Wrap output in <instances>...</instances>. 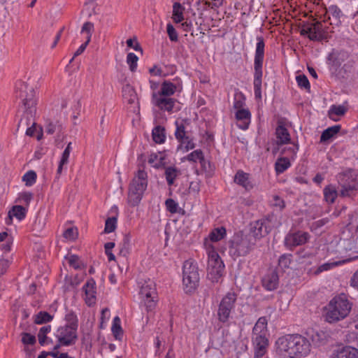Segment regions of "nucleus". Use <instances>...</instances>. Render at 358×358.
I'll use <instances>...</instances> for the list:
<instances>
[{
    "mask_svg": "<svg viewBox=\"0 0 358 358\" xmlns=\"http://www.w3.org/2000/svg\"><path fill=\"white\" fill-rule=\"evenodd\" d=\"M276 353L284 358H303L311 350L310 341L298 334H287L278 338L275 343Z\"/></svg>",
    "mask_w": 358,
    "mask_h": 358,
    "instance_id": "1",
    "label": "nucleus"
},
{
    "mask_svg": "<svg viewBox=\"0 0 358 358\" xmlns=\"http://www.w3.org/2000/svg\"><path fill=\"white\" fill-rule=\"evenodd\" d=\"M352 307V303L345 294L341 293L334 296L325 307L326 321L333 323L345 319L350 314Z\"/></svg>",
    "mask_w": 358,
    "mask_h": 358,
    "instance_id": "2",
    "label": "nucleus"
},
{
    "mask_svg": "<svg viewBox=\"0 0 358 358\" xmlns=\"http://www.w3.org/2000/svg\"><path fill=\"white\" fill-rule=\"evenodd\" d=\"M339 257L338 260L329 259L321 264L317 269L316 273L331 270L337 266L354 260L358 257V248L352 240H343L339 243Z\"/></svg>",
    "mask_w": 358,
    "mask_h": 358,
    "instance_id": "3",
    "label": "nucleus"
},
{
    "mask_svg": "<svg viewBox=\"0 0 358 358\" xmlns=\"http://www.w3.org/2000/svg\"><path fill=\"white\" fill-rule=\"evenodd\" d=\"M267 320L264 317L259 318L252 330V341L255 358H262L267 352L269 345Z\"/></svg>",
    "mask_w": 358,
    "mask_h": 358,
    "instance_id": "4",
    "label": "nucleus"
},
{
    "mask_svg": "<svg viewBox=\"0 0 358 358\" xmlns=\"http://www.w3.org/2000/svg\"><path fill=\"white\" fill-rule=\"evenodd\" d=\"M148 174L138 170L131 180L128 189L127 203L134 207L139 205L148 187Z\"/></svg>",
    "mask_w": 358,
    "mask_h": 358,
    "instance_id": "5",
    "label": "nucleus"
},
{
    "mask_svg": "<svg viewBox=\"0 0 358 358\" xmlns=\"http://www.w3.org/2000/svg\"><path fill=\"white\" fill-rule=\"evenodd\" d=\"M257 44L254 59V94L257 100L261 101L262 77H263V62L264 58V41L262 36L257 37Z\"/></svg>",
    "mask_w": 358,
    "mask_h": 358,
    "instance_id": "6",
    "label": "nucleus"
},
{
    "mask_svg": "<svg viewBox=\"0 0 358 358\" xmlns=\"http://www.w3.org/2000/svg\"><path fill=\"white\" fill-rule=\"evenodd\" d=\"M199 273L196 262L190 258L185 260L182 266V285L184 292L192 294L199 286Z\"/></svg>",
    "mask_w": 358,
    "mask_h": 358,
    "instance_id": "7",
    "label": "nucleus"
},
{
    "mask_svg": "<svg viewBox=\"0 0 358 358\" xmlns=\"http://www.w3.org/2000/svg\"><path fill=\"white\" fill-rule=\"evenodd\" d=\"M207 255V275L213 282H217L223 275L224 264L217 252V249L207 245L204 248Z\"/></svg>",
    "mask_w": 358,
    "mask_h": 358,
    "instance_id": "8",
    "label": "nucleus"
},
{
    "mask_svg": "<svg viewBox=\"0 0 358 358\" xmlns=\"http://www.w3.org/2000/svg\"><path fill=\"white\" fill-rule=\"evenodd\" d=\"M16 96L20 99L24 109L32 113L36 110V98L34 88L26 81H17L15 85Z\"/></svg>",
    "mask_w": 358,
    "mask_h": 358,
    "instance_id": "9",
    "label": "nucleus"
},
{
    "mask_svg": "<svg viewBox=\"0 0 358 358\" xmlns=\"http://www.w3.org/2000/svg\"><path fill=\"white\" fill-rule=\"evenodd\" d=\"M67 319L71 321L70 324L60 327L55 332L60 345H69L74 343L77 338L78 321L76 316L73 314L67 315Z\"/></svg>",
    "mask_w": 358,
    "mask_h": 358,
    "instance_id": "10",
    "label": "nucleus"
},
{
    "mask_svg": "<svg viewBox=\"0 0 358 358\" xmlns=\"http://www.w3.org/2000/svg\"><path fill=\"white\" fill-rule=\"evenodd\" d=\"M238 296L234 291L227 292L221 299L217 309V319L223 324L228 323L234 310Z\"/></svg>",
    "mask_w": 358,
    "mask_h": 358,
    "instance_id": "11",
    "label": "nucleus"
},
{
    "mask_svg": "<svg viewBox=\"0 0 358 358\" xmlns=\"http://www.w3.org/2000/svg\"><path fill=\"white\" fill-rule=\"evenodd\" d=\"M254 244V241L249 236H244L242 233H237L231 241L229 253L234 257L245 256Z\"/></svg>",
    "mask_w": 358,
    "mask_h": 358,
    "instance_id": "12",
    "label": "nucleus"
},
{
    "mask_svg": "<svg viewBox=\"0 0 358 358\" xmlns=\"http://www.w3.org/2000/svg\"><path fill=\"white\" fill-rule=\"evenodd\" d=\"M338 182L343 196H350L352 191L358 189V175L353 170L348 169L339 173Z\"/></svg>",
    "mask_w": 358,
    "mask_h": 358,
    "instance_id": "13",
    "label": "nucleus"
},
{
    "mask_svg": "<svg viewBox=\"0 0 358 358\" xmlns=\"http://www.w3.org/2000/svg\"><path fill=\"white\" fill-rule=\"evenodd\" d=\"M139 297L141 305L144 306L148 311L153 310L156 306V289L155 283L149 280L145 281L140 287Z\"/></svg>",
    "mask_w": 358,
    "mask_h": 358,
    "instance_id": "14",
    "label": "nucleus"
},
{
    "mask_svg": "<svg viewBox=\"0 0 358 358\" xmlns=\"http://www.w3.org/2000/svg\"><path fill=\"white\" fill-rule=\"evenodd\" d=\"M299 150V145L297 144H292L288 147H285L281 154H286L287 157H282L277 159L275 164V169L277 173H282L289 169L291 166V160H294L296 153Z\"/></svg>",
    "mask_w": 358,
    "mask_h": 358,
    "instance_id": "15",
    "label": "nucleus"
},
{
    "mask_svg": "<svg viewBox=\"0 0 358 358\" xmlns=\"http://www.w3.org/2000/svg\"><path fill=\"white\" fill-rule=\"evenodd\" d=\"M268 223V220H257L251 223L248 236L252 239L254 243L257 239L265 236L269 232L271 229Z\"/></svg>",
    "mask_w": 358,
    "mask_h": 358,
    "instance_id": "16",
    "label": "nucleus"
},
{
    "mask_svg": "<svg viewBox=\"0 0 358 358\" xmlns=\"http://www.w3.org/2000/svg\"><path fill=\"white\" fill-rule=\"evenodd\" d=\"M309 235L306 232L298 231L288 234L285 238V245L288 249H292L307 242Z\"/></svg>",
    "mask_w": 358,
    "mask_h": 358,
    "instance_id": "17",
    "label": "nucleus"
},
{
    "mask_svg": "<svg viewBox=\"0 0 358 358\" xmlns=\"http://www.w3.org/2000/svg\"><path fill=\"white\" fill-rule=\"evenodd\" d=\"M226 236V229L224 227H218L213 229L208 236L204 239L203 248H206L207 245L213 246L217 249V242L223 239Z\"/></svg>",
    "mask_w": 358,
    "mask_h": 358,
    "instance_id": "18",
    "label": "nucleus"
},
{
    "mask_svg": "<svg viewBox=\"0 0 358 358\" xmlns=\"http://www.w3.org/2000/svg\"><path fill=\"white\" fill-rule=\"evenodd\" d=\"M152 103L160 109L171 111L175 104V100L167 96H162L159 93H152Z\"/></svg>",
    "mask_w": 358,
    "mask_h": 358,
    "instance_id": "19",
    "label": "nucleus"
},
{
    "mask_svg": "<svg viewBox=\"0 0 358 358\" xmlns=\"http://www.w3.org/2000/svg\"><path fill=\"white\" fill-rule=\"evenodd\" d=\"M85 292L84 300L89 306H93L96 301V282L93 279L87 281L83 287Z\"/></svg>",
    "mask_w": 358,
    "mask_h": 358,
    "instance_id": "20",
    "label": "nucleus"
},
{
    "mask_svg": "<svg viewBox=\"0 0 358 358\" xmlns=\"http://www.w3.org/2000/svg\"><path fill=\"white\" fill-rule=\"evenodd\" d=\"M262 284L263 287L268 291L276 289L279 285V278L277 272L274 270L268 271L262 279Z\"/></svg>",
    "mask_w": 358,
    "mask_h": 358,
    "instance_id": "21",
    "label": "nucleus"
},
{
    "mask_svg": "<svg viewBox=\"0 0 358 358\" xmlns=\"http://www.w3.org/2000/svg\"><path fill=\"white\" fill-rule=\"evenodd\" d=\"M343 14L340 8L334 5L330 6L326 11L324 21L334 26H338L341 23Z\"/></svg>",
    "mask_w": 358,
    "mask_h": 358,
    "instance_id": "22",
    "label": "nucleus"
},
{
    "mask_svg": "<svg viewBox=\"0 0 358 358\" xmlns=\"http://www.w3.org/2000/svg\"><path fill=\"white\" fill-rule=\"evenodd\" d=\"M329 358H358V349L352 346H343L334 350Z\"/></svg>",
    "mask_w": 358,
    "mask_h": 358,
    "instance_id": "23",
    "label": "nucleus"
},
{
    "mask_svg": "<svg viewBox=\"0 0 358 358\" xmlns=\"http://www.w3.org/2000/svg\"><path fill=\"white\" fill-rule=\"evenodd\" d=\"M235 118L237 121V126L242 130H247L251 122V113L248 108L235 111Z\"/></svg>",
    "mask_w": 358,
    "mask_h": 358,
    "instance_id": "24",
    "label": "nucleus"
},
{
    "mask_svg": "<svg viewBox=\"0 0 358 358\" xmlns=\"http://www.w3.org/2000/svg\"><path fill=\"white\" fill-rule=\"evenodd\" d=\"M27 211V209L21 205L14 206L8 211V216L5 220L6 224L8 225L11 224L13 217H15L19 221L22 220L26 216Z\"/></svg>",
    "mask_w": 358,
    "mask_h": 358,
    "instance_id": "25",
    "label": "nucleus"
},
{
    "mask_svg": "<svg viewBox=\"0 0 358 358\" xmlns=\"http://www.w3.org/2000/svg\"><path fill=\"white\" fill-rule=\"evenodd\" d=\"M234 180L236 184L243 187L246 190H250L254 187L250 175L242 170H238L236 172Z\"/></svg>",
    "mask_w": 358,
    "mask_h": 358,
    "instance_id": "26",
    "label": "nucleus"
},
{
    "mask_svg": "<svg viewBox=\"0 0 358 358\" xmlns=\"http://www.w3.org/2000/svg\"><path fill=\"white\" fill-rule=\"evenodd\" d=\"M275 135L278 145L287 144L286 147H288L293 144L289 143L290 135L285 127L282 125L278 126L275 130Z\"/></svg>",
    "mask_w": 358,
    "mask_h": 358,
    "instance_id": "27",
    "label": "nucleus"
},
{
    "mask_svg": "<svg viewBox=\"0 0 358 358\" xmlns=\"http://www.w3.org/2000/svg\"><path fill=\"white\" fill-rule=\"evenodd\" d=\"M72 150L71 143H69L60 157L57 170V174L60 176L64 169H66V165L69 162L71 152Z\"/></svg>",
    "mask_w": 358,
    "mask_h": 358,
    "instance_id": "28",
    "label": "nucleus"
},
{
    "mask_svg": "<svg viewBox=\"0 0 358 358\" xmlns=\"http://www.w3.org/2000/svg\"><path fill=\"white\" fill-rule=\"evenodd\" d=\"M348 111V108L344 105H332L330 106L328 115L333 121H338V117L343 116Z\"/></svg>",
    "mask_w": 358,
    "mask_h": 358,
    "instance_id": "29",
    "label": "nucleus"
},
{
    "mask_svg": "<svg viewBox=\"0 0 358 358\" xmlns=\"http://www.w3.org/2000/svg\"><path fill=\"white\" fill-rule=\"evenodd\" d=\"M185 7L180 3L176 2L173 5L172 20L175 23H180L184 20Z\"/></svg>",
    "mask_w": 358,
    "mask_h": 358,
    "instance_id": "30",
    "label": "nucleus"
},
{
    "mask_svg": "<svg viewBox=\"0 0 358 358\" xmlns=\"http://www.w3.org/2000/svg\"><path fill=\"white\" fill-rule=\"evenodd\" d=\"M124 99L129 103H135L137 101V95L135 90L129 85H126L122 88Z\"/></svg>",
    "mask_w": 358,
    "mask_h": 358,
    "instance_id": "31",
    "label": "nucleus"
},
{
    "mask_svg": "<svg viewBox=\"0 0 358 358\" xmlns=\"http://www.w3.org/2000/svg\"><path fill=\"white\" fill-rule=\"evenodd\" d=\"M186 159L190 162L193 163H200L202 166H205L206 161L204 159V155L203 152L201 150H196L189 155H187L183 159Z\"/></svg>",
    "mask_w": 358,
    "mask_h": 358,
    "instance_id": "32",
    "label": "nucleus"
},
{
    "mask_svg": "<svg viewBox=\"0 0 358 358\" xmlns=\"http://www.w3.org/2000/svg\"><path fill=\"white\" fill-rule=\"evenodd\" d=\"M178 87L170 81H164L162 84L160 92L157 93L162 94V96L169 97L176 92Z\"/></svg>",
    "mask_w": 358,
    "mask_h": 358,
    "instance_id": "33",
    "label": "nucleus"
},
{
    "mask_svg": "<svg viewBox=\"0 0 358 358\" xmlns=\"http://www.w3.org/2000/svg\"><path fill=\"white\" fill-rule=\"evenodd\" d=\"M323 193L325 201L329 203H334L338 196L336 188L332 185L325 187Z\"/></svg>",
    "mask_w": 358,
    "mask_h": 358,
    "instance_id": "34",
    "label": "nucleus"
},
{
    "mask_svg": "<svg viewBox=\"0 0 358 358\" xmlns=\"http://www.w3.org/2000/svg\"><path fill=\"white\" fill-rule=\"evenodd\" d=\"M64 263L74 269H80L83 266V263L79 257L72 254H68L65 256Z\"/></svg>",
    "mask_w": 358,
    "mask_h": 358,
    "instance_id": "35",
    "label": "nucleus"
},
{
    "mask_svg": "<svg viewBox=\"0 0 358 358\" xmlns=\"http://www.w3.org/2000/svg\"><path fill=\"white\" fill-rule=\"evenodd\" d=\"M341 130V126L340 125H334L332 127H330L322 133L321 137H320V141L321 142H325L327 141L332 138H334Z\"/></svg>",
    "mask_w": 358,
    "mask_h": 358,
    "instance_id": "36",
    "label": "nucleus"
},
{
    "mask_svg": "<svg viewBox=\"0 0 358 358\" xmlns=\"http://www.w3.org/2000/svg\"><path fill=\"white\" fill-rule=\"evenodd\" d=\"M111 331L116 340H122L123 336V330L121 327L120 318L118 316L113 318Z\"/></svg>",
    "mask_w": 358,
    "mask_h": 358,
    "instance_id": "37",
    "label": "nucleus"
},
{
    "mask_svg": "<svg viewBox=\"0 0 358 358\" xmlns=\"http://www.w3.org/2000/svg\"><path fill=\"white\" fill-rule=\"evenodd\" d=\"M152 139L156 143L162 144L166 140V134L164 128L161 126H157L152 129Z\"/></svg>",
    "mask_w": 358,
    "mask_h": 358,
    "instance_id": "38",
    "label": "nucleus"
},
{
    "mask_svg": "<svg viewBox=\"0 0 358 358\" xmlns=\"http://www.w3.org/2000/svg\"><path fill=\"white\" fill-rule=\"evenodd\" d=\"M180 170L175 166H168L165 169V176L167 183L172 185L176 178L180 175Z\"/></svg>",
    "mask_w": 358,
    "mask_h": 358,
    "instance_id": "39",
    "label": "nucleus"
},
{
    "mask_svg": "<svg viewBox=\"0 0 358 358\" xmlns=\"http://www.w3.org/2000/svg\"><path fill=\"white\" fill-rule=\"evenodd\" d=\"M245 96L242 92H236L234 94L233 108L235 111L245 108Z\"/></svg>",
    "mask_w": 358,
    "mask_h": 358,
    "instance_id": "40",
    "label": "nucleus"
},
{
    "mask_svg": "<svg viewBox=\"0 0 358 358\" xmlns=\"http://www.w3.org/2000/svg\"><path fill=\"white\" fill-rule=\"evenodd\" d=\"M148 162L153 167H160L164 164V154L161 152L151 154L149 157Z\"/></svg>",
    "mask_w": 358,
    "mask_h": 358,
    "instance_id": "41",
    "label": "nucleus"
},
{
    "mask_svg": "<svg viewBox=\"0 0 358 358\" xmlns=\"http://www.w3.org/2000/svg\"><path fill=\"white\" fill-rule=\"evenodd\" d=\"M180 145L178 147V150H181L183 152L192 150L195 147L193 139L189 136L180 140Z\"/></svg>",
    "mask_w": 358,
    "mask_h": 358,
    "instance_id": "42",
    "label": "nucleus"
},
{
    "mask_svg": "<svg viewBox=\"0 0 358 358\" xmlns=\"http://www.w3.org/2000/svg\"><path fill=\"white\" fill-rule=\"evenodd\" d=\"M53 316L45 311H40L34 316V322L38 324H41L50 322Z\"/></svg>",
    "mask_w": 358,
    "mask_h": 358,
    "instance_id": "43",
    "label": "nucleus"
},
{
    "mask_svg": "<svg viewBox=\"0 0 358 358\" xmlns=\"http://www.w3.org/2000/svg\"><path fill=\"white\" fill-rule=\"evenodd\" d=\"M327 337V334L324 331H318L312 336V340L315 345H321L326 343Z\"/></svg>",
    "mask_w": 358,
    "mask_h": 358,
    "instance_id": "44",
    "label": "nucleus"
},
{
    "mask_svg": "<svg viewBox=\"0 0 358 358\" xmlns=\"http://www.w3.org/2000/svg\"><path fill=\"white\" fill-rule=\"evenodd\" d=\"M32 199V193L29 192H22L18 194L16 201L28 206Z\"/></svg>",
    "mask_w": 358,
    "mask_h": 358,
    "instance_id": "45",
    "label": "nucleus"
},
{
    "mask_svg": "<svg viewBox=\"0 0 358 358\" xmlns=\"http://www.w3.org/2000/svg\"><path fill=\"white\" fill-rule=\"evenodd\" d=\"M94 31V24L90 22L84 23L81 29V34L85 35L86 41L90 42L92 32Z\"/></svg>",
    "mask_w": 358,
    "mask_h": 358,
    "instance_id": "46",
    "label": "nucleus"
},
{
    "mask_svg": "<svg viewBox=\"0 0 358 358\" xmlns=\"http://www.w3.org/2000/svg\"><path fill=\"white\" fill-rule=\"evenodd\" d=\"M36 173L34 171H27L22 177V180L28 187L32 186L36 181Z\"/></svg>",
    "mask_w": 358,
    "mask_h": 358,
    "instance_id": "47",
    "label": "nucleus"
},
{
    "mask_svg": "<svg viewBox=\"0 0 358 358\" xmlns=\"http://www.w3.org/2000/svg\"><path fill=\"white\" fill-rule=\"evenodd\" d=\"M297 85L301 89H304L307 91L310 90V85L307 77L303 74H299L296 77Z\"/></svg>",
    "mask_w": 358,
    "mask_h": 358,
    "instance_id": "48",
    "label": "nucleus"
},
{
    "mask_svg": "<svg viewBox=\"0 0 358 358\" xmlns=\"http://www.w3.org/2000/svg\"><path fill=\"white\" fill-rule=\"evenodd\" d=\"M176 129L175 131V136L176 138L178 141L180 140L187 137L186 136L185 127L183 126L182 122H180L179 121H176Z\"/></svg>",
    "mask_w": 358,
    "mask_h": 358,
    "instance_id": "49",
    "label": "nucleus"
},
{
    "mask_svg": "<svg viewBox=\"0 0 358 358\" xmlns=\"http://www.w3.org/2000/svg\"><path fill=\"white\" fill-rule=\"evenodd\" d=\"M117 227V219L114 217H109L106 220L104 232L109 234L115 231Z\"/></svg>",
    "mask_w": 358,
    "mask_h": 358,
    "instance_id": "50",
    "label": "nucleus"
},
{
    "mask_svg": "<svg viewBox=\"0 0 358 358\" xmlns=\"http://www.w3.org/2000/svg\"><path fill=\"white\" fill-rule=\"evenodd\" d=\"M138 60V58L134 53H128L127 56V63L131 71H134L136 69Z\"/></svg>",
    "mask_w": 358,
    "mask_h": 358,
    "instance_id": "51",
    "label": "nucleus"
},
{
    "mask_svg": "<svg viewBox=\"0 0 358 358\" xmlns=\"http://www.w3.org/2000/svg\"><path fill=\"white\" fill-rule=\"evenodd\" d=\"M291 262L292 255H283L280 257L278 264L282 269L285 270L286 268H288L289 267Z\"/></svg>",
    "mask_w": 358,
    "mask_h": 358,
    "instance_id": "52",
    "label": "nucleus"
},
{
    "mask_svg": "<svg viewBox=\"0 0 358 358\" xmlns=\"http://www.w3.org/2000/svg\"><path fill=\"white\" fill-rule=\"evenodd\" d=\"M78 233L76 228L71 227L64 232V238L68 241H74L78 237Z\"/></svg>",
    "mask_w": 358,
    "mask_h": 358,
    "instance_id": "53",
    "label": "nucleus"
},
{
    "mask_svg": "<svg viewBox=\"0 0 358 358\" xmlns=\"http://www.w3.org/2000/svg\"><path fill=\"white\" fill-rule=\"evenodd\" d=\"M51 330V327L50 325H46L44 327H42L40 329V331L38 334V341L41 345H43L45 344V335L49 333Z\"/></svg>",
    "mask_w": 358,
    "mask_h": 358,
    "instance_id": "54",
    "label": "nucleus"
},
{
    "mask_svg": "<svg viewBox=\"0 0 358 358\" xmlns=\"http://www.w3.org/2000/svg\"><path fill=\"white\" fill-rule=\"evenodd\" d=\"M165 206L171 213H176L179 208L178 203L172 199H168L165 201Z\"/></svg>",
    "mask_w": 358,
    "mask_h": 358,
    "instance_id": "55",
    "label": "nucleus"
},
{
    "mask_svg": "<svg viewBox=\"0 0 358 358\" xmlns=\"http://www.w3.org/2000/svg\"><path fill=\"white\" fill-rule=\"evenodd\" d=\"M306 32L308 38L311 40H317L320 38L319 29L315 25L309 27Z\"/></svg>",
    "mask_w": 358,
    "mask_h": 358,
    "instance_id": "56",
    "label": "nucleus"
},
{
    "mask_svg": "<svg viewBox=\"0 0 358 358\" xmlns=\"http://www.w3.org/2000/svg\"><path fill=\"white\" fill-rule=\"evenodd\" d=\"M166 31H167V34L169 37V39L171 41H178V33L171 24H170V23L167 24Z\"/></svg>",
    "mask_w": 358,
    "mask_h": 358,
    "instance_id": "57",
    "label": "nucleus"
},
{
    "mask_svg": "<svg viewBox=\"0 0 358 358\" xmlns=\"http://www.w3.org/2000/svg\"><path fill=\"white\" fill-rule=\"evenodd\" d=\"M110 317V312L108 308H106L101 310V327H103Z\"/></svg>",
    "mask_w": 358,
    "mask_h": 358,
    "instance_id": "58",
    "label": "nucleus"
},
{
    "mask_svg": "<svg viewBox=\"0 0 358 358\" xmlns=\"http://www.w3.org/2000/svg\"><path fill=\"white\" fill-rule=\"evenodd\" d=\"M126 43L129 48H132L135 51H142V49L136 38H129L127 41Z\"/></svg>",
    "mask_w": 358,
    "mask_h": 358,
    "instance_id": "59",
    "label": "nucleus"
},
{
    "mask_svg": "<svg viewBox=\"0 0 358 358\" xmlns=\"http://www.w3.org/2000/svg\"><path fill=\"white\" fill-rule=\"evenodd\" d=\"M22 341L25 345H33L36 341V338L33 335L24 333L22 334Z\"/></svg>",
    "mask_w": 358,
    "mask_h": 358,
    "instance_id": "60",
    "label": "nucleus"
},
{
    "mask_svg": "<svg viewBox=\"0 0 358 358\" xmlns=\"http://www.w3.org/2000/svg\"><path fill=\"white\" fill-rule=\"evenodd\" d=\"M59 126L54 122H48L45 127V131L48 134H52L57 131Z\"/></svg>",
    "mask_w": 358,
    "mask_h": 358,
    "instance_id": "61",
    "label": "nucleus"
},
{
    "mask_svg": "<svg viewBox=\"0 0 358 358\" xmlns=\"http://www.w3.org/2000/svg\"><path fill=\"white\" fill-rule=\"evenodd\" d=\"M271 203L273 206L279 208V209H282L285 206L284 201L277 195L273 196Z\"/></svg>",
    "mask_w": 358,
    "mask_h": 358,
    "instance_id": "62",
    "label": "nucleus"
},
{
    "mask_svg": "<svg viewBox=\"0 0 358 358\" xmlns=\"http://www.w3.org/2000/svg\"><path fill=\"white\" fill-rule=\"evenodd\" d=\"M10 262L6 259H0V275L3 274L9 266Z\"/></svg>",
    "mask_w": 358,
    "mask_h": 358,
    "instance_id": "63",
    "label": "nucleus"
},
{
    "mask_svg": "<svg viewBox=\"0 0 358 358\" xmlns=\"http://www.w3.org/2000/svg\"><path fill=\"white\" fill-rule=\"evenodd\" d=\"M89 43H90V41H86L84 43L81 44L79 46V48L77 49V50L75 52L74 57H77V56L81 55L86 49Z\"/></svg>",
    "mask_w": 358,
    "mask_h": 358,
    "instance_id": "64",
    "label": "nucleus"
}]
</instances>
